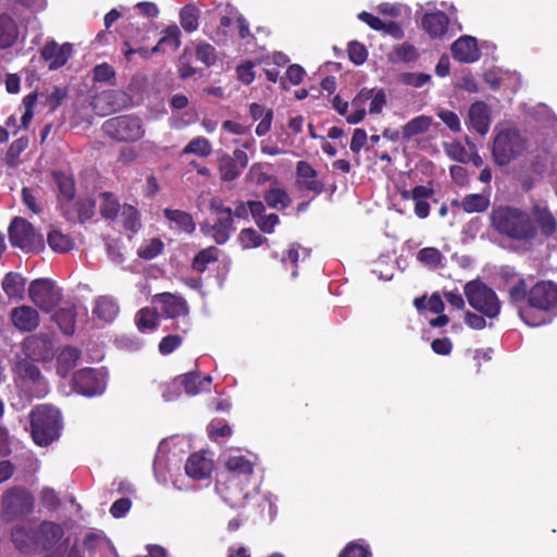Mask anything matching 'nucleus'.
Wrapping results in <instances>:
<instances>
[{"instance_id":"44","label":"nucleus","mask_w":557,"mask_h":557,"mask_svg":"<svg viewBox=\"0 0 557 557\" xmlns=\"http://www.w3.org/2000/svg\"><path fill=\"white\" fill-rule=\"evenodd\" d=\"M47 242L50 248L59 253H64L72 250L75 245L71 236L62 233L59 230H52L51 232H49Z\"/></svg>"},{"instance_id":"29","label":"nucleus","mask_w":557,"mask_h":557,"mask_svg":"<svg viewBox=\"0 0 557 557\" xmlns=\"http://www.w3.org/2000/svg\"><path fill=\"white\" fill-rule=\"evenodd\" d=\"M448 22V16L441 11L425 13L422 17L423 29L434 38L446 34Z\"/></svg>"},{"instance_id":"31","label":"nucleus","mask_w":557,"mask_h":557,"mask_svg":"<svg viewBox=\"0 0 557 557\" xmlns=\"http://www.w3.org/2000/svg\"><path fill=\"white\" fill-rule=\"evenodd\" d=\"M163 213L166 220L170 222L171 228L188 234L195 231L196 224L193 220V216L186 211L177 209H165Z\"/></svg>"},{"instance_id":"42","label":"nucleus","mask_w":557,"mask_h":557,"mask_svg":"<svg viewBox=\"0 0 557 557\" xmlns=\"http://www.w3.org/2000/svg\"><path fill=\"white\" fill-rule=\"evenodd\" d=\"M24 287L25 280L18 273L9 272L2 281V288L9 298H22Z\"/></svg>"},{"instance_id":"27","label":"nucleus","mask_w":557,"mask_h":557,"mask_svg":"<svg viewBox=\"0 0 557 557\" xmlns=\"http://www.w3.org/2000/svg\"><path fill=\"white\" fill-rule=\"evenodd\" d=\"M96 202L91 198H82L64 207L63 215L70 221L85 222L95 214Z\"/></svg>"},{"instance_id":"62","label":"nucleus","mask_w":557,"mask_h":557,"mask_svg":"<svg viewBox=\"0 0 557 557\" xmlns=\"http://www.w3.org/2000/svg\"><path fill=\"white\" fill-rule=\"evenodd\" d=\"M210 438L228 437L232 434V428L224 420H213L208 425Z\"/></svg>"},{"instance_id":"12","label":"nucleus","mask_w":557,"mask_h":557,"mask_svg":"<svg viewBox=\"0 0 557 557\" xmlns=\"http://www.w3.org/2000/svg\"><path fill=\"white\" fill-rule=\"evenodd\" d=\"M75 389L88 397L103 394L107 387V372L91 368H83L74 375Z\"/></svg>"},{"instance_id":"7","label":"nucleus","mask_w":557,"mask_h":557,"mask_svg":"<svg viewBox=\"0 0 557 557\" xmlns=\"http://www.w3.org/2000/svg\"><path fill=\"white\" fill-rule=\"evenodd\" d=\"M103 132L119 141H137L145 135L141 120L134 115H120L107 120L102 125Z\"/></svg>"},{"instance_id":"36","label":"nucleus","mask_w":557,"mask_h":557,"mask_svg":"<svg viewBox=\"0 0 557 557\" xmlns=\"http://www.w3.org/2000/svg\"><path fill=\"white\" fill-rule=\"evenodd\" d=\"M12 541L17 549L28 550L37 545L36 532L30 524L16 525L11 533Z\"/></svg>"},{"instance_id":"8","label":"nucleus","mask_w":557,"mask_h":557,"mask_svg":"<svg viewBox=\"0 0 557 557\" xmlns=\"http://www.w3.org/2000/svg\"><path fill=\"white\" fill-rule=\"evenodd\" d=\"M9 238L13 246L27 251H39L44 245L42 236L23 218H14L9 227Z\"/></svg>"},{"instance_id":"18","label":"nucleus","mask_w":557,"mask_h":557,"mask_svg":"<svg viewBox=\"0 0 557 557\" xmlns=\"http://www.w3.org/2000/svg\"><path fill=\"white\" fill-rule=\"evenodd\" d=\"M492 122L491 109L483 101L473 102L468 110L467 125L478 134L484 136L488 133Z\"/></svg>"},{"instance_id":"1","label":"nucleus","mask_w":557,"mask_h":557,"mask_svg":"<svg viewBox=\"0 0 557 557\" xmlns=\"http://www.w3.org/2000/svg\"><path fill=\"white\" fill-rule=\"evenodd\" d=\"M44 350H16L12 358V370L15 383L28 398H42L49 392L47 380L41 375L38 362H41Z\"/></svg>"},{"instance_id":"26","label":"nucleus","mask_w":557,"mask_h":557,"mask_svg":"<svg viewBox=\"0 0 557 557\" xmlns=\"http://www.w3.org/2000/svg\"><path fill=\"white\" fill-rule=\"evenodd\" d=\"M297 183L314 194H321L324 184L318 180L317 171L306 161H299L296 168Z\"/></svg>"},{"instance_id":"6","label":"nucleus","mask_w":557,"mask_h":557,"mask_svg":"<svg viewBox=\"0 0 557 557\" xmlns=\"http://www.w3.org/2000/svg\"><path fill=\"white\" fill-rule=\"evenodd\" d=\"M215 490L221 498L234 508L244 507L258 493L257 485L235 476H225L223 480H219Z\"/></svg>"},{"instance_id":"61","label":"nucleus","mask_w":557,"mask_h":557,"mask_svg":"<svg viewBox=\"0 0 557 557\" xmlns=\"http://www.w3.org/2000/svg\"><path fill=\"white\" fill-rule=\"evenodd\" d=\"M399 81L408 86L420 88L431 81V75L425 73H403Z\"/></svg>"},{"instance_id":"45","label":"nucleus","mask_w":557,"mask_h":557,"mask_svg":"<svg viewBox=\"0 0 557 557\" xmlns=\"http://www.w3.org/2000/svg\"><path fill=\"white\" fill-rule=\"evenodd\" d=\"M432 122V116L419 115L404 125L403 135L405 138H411L413 136L424 134L430 129Z\"/></svg>"},{"instance_id":"10","label":"nucleus","mask_w":557,"mask_h":557,"mask_svg":"<svg viewBox=\"0 0 557 557\" xmlns=\"http://www.w3.org/2000/svg\"><path fill=\"white\" fill-rule=\"evenodd\" d=\"M223 463L227 471L226 476H235L251 482L256 456L244 455L239 448H230L223 454Z\"/></svg>"},{"instance_id":"2","label":"nucleus","mask_w":557,"mask_h":557,"mask_svg":"<svg viewBox=\"0 0 557 557\" xmlns=\"http://www.w3.org/2000/svg\"><path fill=\"white\" fill-rule=\"evenodd\" d=\"M492 226L499 234L517 240H530L536 236V227L530 214L518 208L500 206L490 214Z\"/></svg>"},{"instance_id":"48","label":"nucleus","mask_w":557,"mask_h":557,"mask_svg":"<svg viewBox=\"0 0 557 557\" xmlns=\"http://www.w3.org/2000/svg\"><path fill=\"white\" fill-rule=\"evenodd\" d=\"M417 259L425 267L435 269L444 267V255L434 247H425L418 251Z\"/></svg>"},{"instance_id":"23","label":"nucleus","mask_w":557,"mask_h":557,"mask_svg":"<svg viewBox=\"0 0 557 557\" xmlns=\"http://www.w3.org/2000/svg\"><path fill=\"white\" fill-rule=\"evenodd\" d=\"M453 57L463 63H472L479 60L480 50L476 40L471 36H462L451 45Z\"/></svg>"},{"instance_id":"58","label":"nucleus","mask_w":557,"mask_h":557,"mask_svg":"<svg viewBox=\"0 0 557 557\" xmlns=\"http://www.w3.org/2000/svg\"><path fill=\"white\" fill-rule=\"evenodd\" d=\"M219 172L222 181L231 182L239 176L242 169L231 161V157L226 156L221 160Z\"/></svg>"},{"instance_id":"35","label":"nucleus","mask_w":557,"mask_h":557,"mask_svg":"<svg viewBox=\"0 0 557 557\" xmlns=\"http://www.w3.org/2000/svg\"><path fill=\"white\" fill-rule=\"evenodd\" d=\"M249 114L253 121L260 120L256 127V134L261 137L269 133L273 120V111L259 103H251Z\"/></svg>"},{"instance_id":"37","label":"nucleus","mask_w":557,"mask_h":557,"mask_svg":"<svg viewBox=\"0 0 557 557\" xmlns=\"http://www.w3.org/2000/svg\"><path fill=\"white\" fill-rule=\"evenodd\" d=\"M181 46V30L176 24L166 26L161 32V38L158 44L152 48V52L164 51L166 47L176 51Z\"/></svg>"},{"instance_id":"25","label":"nucleus","mask_w":557,"mask_h":557,"mask_svg":"<svg viewBox=\"0 0 557 557\" xmlns=\"http://www.w3.org/2000/svg\"><path fill=\"white\" fill-rule=\"evenodd\" d=\"M201 232L212 237L216 244L222 245L234 232L233 216L216 218L214 224L205 223L201 225Z\"/></svg>"},{"instance_id":"33","label":"nucleus","mask_w":557,"mask_h":557,"mask_svg":"<svg viewBox=\"0 0 557 557\" xmlns=\"http://www.w3.org/2000/svg\"><path fill=\"white\" fill-rule=\"evenodd\" d=\"M183 383V388L187 395L195 396L199 393L209 391L212 379L210 375L200 377L198 372H188L180 376Z\"/></svg>"},{"instance_id":"54","label":"nucleus","mask_w":557,"mask_h":557,"mask_svg":"<svg viewBox=\"0 0 557 557\" xmlns=\"http://www.w3.org/2000/svg\"><path fill=\"white\" fill-rule=\"evenodd\" d=\"M444 151L454 161L466 163L470 159L469 152L458 140L444 144Z\"/></svg>"},{"instance_id":"39","label":"nucleus","mask_w":557,"mask_h":557,"mask_svg":"<svg viewBox=\"0 0 557 557\" xmlns=\"http://www.w3.org/2000/svg\"><path fill=\"white\" fill-rule=\"evenodd\" d=\"M54 180L60 193L59 203L63 211L64 207H69L72 203L75 194L74 181L63 173H54Z\"/></svg>"},{"instance_id":"15","label":"nucleus","mask_w":557,"mask_h":557,"mask_svg":"<svg viewBox=\"0 0 557 557\" xmlns=\"http://www.w3.org/2000/svg\"><path fill=\"white\" fill-rule=\"evenodd\" d=\"M530 308L548 312L557 307V285L552 282H540L529 292Z\"/></svg>"},{"instance_id":"13","label":"nucleus","mask_w":557,"mask_h":557,"mask_svg":"<svg viewBox=\"0 0 557 557\" xmlns=\"http://www.w3.org/2000/svg\"><path fill=\"white\" fill-rule=\"evenodd\" d=\"M34 508V498L25 490L12 488L2 499V513L7 519L28 515Z\"/></svg>"},{"instance_id":"43","label":"nucleus","mask_w":557,"mask_h":557,"mask_svg":"<svg viewBox=\"0 0 557 557\" xmlns=\"http://www.w3.org/2000/svg\"><path fill=\"white\" fill-rule=\"evenodd\" d=\"M122 210L116 197L111 193H102L99 200V211L103 219H116Z\"/></svg>"},{"instance_id":"3","label":"nucleus","mask_w":557,"mask_h":557,"mask_svg":"<svg viewBox=\"0 0 557 557\" xmlns=\"http://www.w3.org/2000/svg\"><path fill=\"white\" fill-rule=\"evenodd\" d=\"M527 149V138L518 128L500 124L495 126L492 156L496 164L507 165L522 156Z\"/></svg>"},{"instance_id":"24","label":"nucleus","mask_w":557,"mask_h":557,"mask_svg":"<svg viewBox=\"0 0 557 557\" xmlns=\"http://www.w3.org/2000/svg\"><path fill=\"white\" fill-rule=\"evenodd\" d=\"M11 320L15 327L24 332L35 330L39 322L38 311L30 306H20L12 310Z\"/></svg>"},{"instance_id":"64","label":"nucleus","mask_w":557,"mask_h":557,"mask_svg":"<svg viewBox=\"0 0 557 557\" xmlns=\"http://www.w3.org/2000/svg\"><path fill=\"white\" fill-rule=\"evenodd\" d=\"M348 55L352 63L361 65L368 58V51L362 44L352 41L348 45Z\"/></svg>"},{"instance_id":"60","label":"nucleus","mask_w":557,"mask_h":557,"mask_svg":"<svg viewBox=\"0 0 557 557\" xmlns=\"http://www.w3.org/2000/svg\"><path fill=\"white\" fill-rule=\"evenodd\" d=\"M239 239L244 248L259 247L265 240V238L253 228H244L239 234Z\"/></svg>"},{"instance_id":"55","label":"nucleus","mask_w":557,"mask_h":557,"mask_svg":"<svg viewBox=\"0 0 557 557\" xmlns=\"http://www.w3.org/2000/svg\"><path fill=\"white\" fill-rule=\"evenodd\" d=\"M218 259V250L214 247H209L201 250L193 261V268L197 272H203L210 262Z\"/></svg>"},{"instance_id":"34","label":"nucleus","mask_w":557,"mask_h":557,"mask_svg":"<svg viewBox=\"0 0 557 557\" xmlns=\"http://www.w3.org/2000/svg\"><path fill=\"white\" fill-rule=\"evenodd\" d=\"M94 314L106 323L112 322L119 313V305L109 296H100L95 301Z\"/></svg>"},{"instance_id":"9","label":"nucleus","mask_w":557,"mask_h":557,"mask_svg":"<svg viewBox=\"0 0 557 557\" xmlns=\"http://www.w3.org/2000/svg\"><path fill=\"white\" fill-rule=\"evenodd\" d=\"M62 297L60 288L49 278H38L28 286V298L45 312L52 311Z\"/></svg>"},{"instance_id":"17","label":"nucleus","mask_w":557,"mask_h":557,"mask_svg":"<svg viewBox=\"0 0 557 557\" xmlns=\"http://www.w3.org/2000/svg\"><path fill=\"white\" fill-rule=\"evenodd\" d=\"M529 214L536 230L539 228L545 237H550L557 232V220L545 202L534 201Z\"/></svg>"},{"instance_id":"20","label":"nucleus","mask_w":557,"mask_h":557,"mask_svg":"<svg viewBox=\"0 0 557 557\" xmlns=\"http://www.w3.org/2000/svg\"><path fill=\"white\" fill-rule=\"evenodd\" d=\"M73 47L71 44L58 45L54 40H49L41 49V57L49 62V70H57L63 66L72 55Z\"/></svg>"},{"instance_id":"41","label":"nucleus","mask_w":557,"mask_h":557,"mask_svg":"<svg viewBox=\"0 0 557 557\" xmlns=\"http://www.w3.org/2000/svg\"><path fill=\"white\" fill-rule=\"evenodd\" d=\"M17 38V27L12 17L0 15V49L11 47Z\"/></svg>"},{"instance_id":"5","label":"nucleus","mask_w":557,"mask_h":557,"mask_svg":"<svg viewBox=\"0 0 557 557\" xmlns=\"http://www.w3.org/2000/svg\"><path fill=\"white\" fill-rule=\"evenodd\" d=\"M468 304L488 319L496 318L500 312V301L496 293L481 281L473 280L463 287Z\"/></svg>"},{"instance_id":"46","label":"nucleus","mask_w":557,"mask_h":557,"mask_svg":"<svg viewBox=\"0 0 557 557\" xmlns=\"http://www.w3.org/2000/svg\"><path fill=\"white\" fill-rule=\"evenodd\" d=\"M117 218H120L125 231H128L132 234L137 233L141 227L139 213L137 209L131 205H123Z\"/></svg>"},{"instance_id":"63","label":"nucleus","mask_w":557,"mask_h":557,"mask_svg":"<svg viewBox=\"0 0 557 557\" xmlns=\"http://www.w3.org/2000/svg\"><path fill=\"white\" fill-rule=\"evenodd\" d=\"M196 57L206 65H211L216 60L215 49L210 44L200 42L196 47Z\"/></svg>"},{"instance_id":"52","label":"nucleus","mask_w":557,"mask_h":557,"mask_svg":"<svg viewBox=\"0 0 557 557\" xmlns=\"http://www.w3.org/2000/svg\"><path fill=\"white\" fill-rule=\"evenodd\" d=\"M163 243L159 238H150L145 240L137 250L138 257L151 260L158 257L163 250Z\"/></svg>"},{"instance_id":"47","label":"nucleus","mask_w":557,"mask_h":557,"mask_svg":"<svg viewBox=\"0 0 557 557\" xmlns=\"http://www.w3.org/2000/svg\"><path fill=\"white\" fill-rule=\"evenodd\" d=\"M265 203L273 209L282 210L290 205V198L288 194L276 186L271 187L265 191L264 196Z\"/></svg>"},{"instance_id":"11","label":"nucleus","mask_w":557,"mask_h":557,"mask_svg":"<svg viewBox=\"0 0 557 557\" xmlns=\"http://www.w3.org/2000/svg\"><path fill=\"white\" fill-rule=\"evenodd\" d=\"M83 350H44L41 363L47 369L54 368L60 376H66L73 369L82 366L84 356Z\"/></svg>"},{"instance_id":"38","label":"nucleus","mask_w":557,"mask_h":557,"mask_svg":"<svg viewBox=\"0 0 557 557\" xmlns=\"http://www.w3.org/2000/svg\"><path fill=\"white\" fill-rule=\"evenodd\" d=\"M433 195V190L426 186H416L411 193V199L414 201V213L420 219H425L430 214V205L428 199Z\"/></svg>"},{"instance_id":"19","label":"nucleus","mask_w":557,"mask_h":557,"mask_svg":"<svg viewBox=\"0 0 557 557\" xmlns=\"http://www.w3.org/2000/svg\"><path fill=\"white\" fill-rule=\"evenodd\" d=\"M125 95L117 90H103L97 94L91 100V107L100 116L109 115L120 110L123 106Z\"/></svg>"},{"instance_id":"56","label":"nucleus","mask_w":557,"mask_h":557,"mask_svg":"<svg viewBox=\"0 0 557 557\" xmlns=\"http://www.w3.org/2000/svg\"><path fill=\"white\" fill-rule=\"evenodd\" d=\"M371 550L369 545L362 541L350 542L342 550L338 557H371Z\"/></svg>"},{"instance_id":"4","label":"nucleus","mask_w":557,"mask_h":557,"mask_svg":"<svg viewBox=\"0 0 557 557\" xmlns=\"http://www.w3.org/2000/svg\"><path fill=\"white\" fill-rule=\"evenodd\" d=\"M30 426L34 442L48 446L60 435L61 413L52 406H38L30 412Z\"/></svg>"},{"instance_id":"16","label":"nucleus","mask_w":557,"mask_h":557,"mask_svg":"<svg viewBox=\"0 0 557 557\" xmlns=\"http://www.w3.org/2000/svg\"><path fill=\"white\" fill-rule=\"evenodd\" d=\"M172 441L164 440L160 443L153 463L154 476L160 484H166L171 479L176 490H184L185 487L180 484V480L174 478L171 459L168 457Z\"/></svg>"},{"instance_id":"22","label":"nucleus","mask_w":557,"mask_h":557,"mask_svg":"<svg viewBox=\"0 0 557 557\" xmlns=\"http://www.w3.org/2000/svg\"><path fill=\"white\" fill-rule=\"evenodd\" d=\"M212 470L213 461L203 453L193 454L185 463V472L193 480H205L210 476Z\"/></svg>"},{"instance_id":"49","label":"nucleus","mask_w":557,"mask_h":557,"mask_svg":"<svg viewBox=\"0 0 557 557\" xmlns=\"http://www.w3.org/2000/svg\"><path fill=\"white\" fill-rule=\"evenodd\" d=\"M158 319L159 312L154 308L145 307L137 312L135 322L140 332H146L157 327Z\"/></svg>"},{"instance_id":"21","label":"nucleus","mask_w":557,"mask_h":557,"mask_svg":"<svg viewBox=\"0 0 557 557\" xmlns=\"http://www.w3.org/2000/svg\"><path fill=\"white\" fill-rule=\"evenodd\" d=\"M63 536V524L53 521H42L36 531L37 545L42 549L54 547Z\"/></svg>"},{"instance_id":"40","label":"nucleus","mask_w":557,"mask_h":557,"mask_svg":"<svg viewBox=\"0 0 557 557\" xmlns=\"http://www.w3.org/2000/svg\"><path fill=\"white\" fill-rule=\"evenodd\" d=\"M200 12L194 3H188L180 10V24L186 33L190 34L198 29Z\"/></svg>"},{"instance_id":"59","label":"nucleus","mask_w":557,"mask_h":557,"mask_svg":"<svg viewBox=\"0 0 557 557\" xmlns=\"http://www.w3.org/2000/svg\"><path fill=\"white\" fill-rule=\"evenodd\" d=\"M84 548L89 552L101 550L110 546L109 541L99 533H87L83 541Z\"/></svg>"},{"instance_id":"30","label":"nucleus","mask_w":557,"mask_h":557,"mask_svg":"<svg viewBox=\"0 0 557 557\" xmlns=\"http://www.w3.org/2000/svg\"><path fill=\"white\" fill-rule=\"evenodd\" d=\"M309 253H310L309 249L301 247L297 243H293L288 246L287 250L281 257H280L278 252H276V251H273L271 256L273 259L280 260V262L284 267H286V268L292 267L293 268L292 276L296 277L297 276L296 268H297V263H298L299 259L300 258L306 259L309 256Z\"/></svg>"},{"instance_id":"51","label":"nucleus","mask_w":557,"mask_h":557,"mask_svg":"<svg viewBox=\"0 0 557 557\" xmlns=\"http://www.w3.org/2000/svg\"><path fill=\"white\" fill-rule=\"evenodd\" d=\"M76 313L74 308H62L54 314V321L65 335L74 333Z\"/></svg>"},{"instance_id":"32","label":"nucleus","mask_w":557,"mask_h":557,"mask_svg":"<svg viewBox=\"0 0 557 557\" xmlns=\"http://www.w3.org/2000/svg\"><path fill=\"white\" fill-rule=\"evenodd\" d=\"M451 205L462 209L467 213H480L488 208L490 197L483 194H469L461 200H454Z\"/></svg>"},{"instance_id":"57","label":"nucleus","mask_w":557,"mask_h":557,"mask_svg":"<svg viewBox=\"0 0 557 557\" xmlns=\"http://www.w3.org/2000/svg\"><path fill=\"white\" fill-rule=\"evenodd\" d=\"M218 13L221 15L220 25L216 29L218 35L224 36L226 29L232 25L233 21L237 17V12L233 7L225 5L223 10H221V5L216 7Z\"/></svg>"},{"instance_id":"14","label":"nucleus","mask_w":557,"mask_h":557,"mask_svg":"<svg viewBox=\"0 0 557 557\" xmlns=\"http://www.w3.org/2000/svg\"><path fill=\"white\" fill-rule=\"evenodd\" d=\"M151 302L159 314L166 319L186 317L189 312L186 299L177 294L160 293L152 297Z\"/></svg>"},{"instance_id":"53","label":"nucleus","mask_w":557,"mask_h":557,"mask_svg":"<svg viewBox=\"0 0 557 557\" xmlns=\"http://www.w3.org/2000/svg\"><path fill=\"white\" fill-rule=\"evenodd\" d=\"M183 383L181 377L176 376L168 383L160 385L161 396L164 401H174L178 399L182 394Z\"/></svg>"},{"instance_id":"28","label":"nucleus","mask_w":557,"mask_h":557,"mask_svg":"<svg viewBox=\"0 0 557 557\" xmlns=\"http://www.w3.org/2000/svg\"><path fill=\"white\" fill-rule=\"evenodd\" d=\"M358 18L368 24L372 29L383 32L395 39L404 37V30L396 22H384L380 17L364 11L358 14Z\"/></svg>"},{"instance_id":"50","label":"nucleus","mask_w":557,"mask_h":557,"mask_svg":"<svg viewBox=\"0 0 557 557\" xmlns=\"http://www.w3.org/2000/svg\"><path fill=\"white\" fill-rule=\"evenodd\" d=\"M211 152V143L202 136L193 138L183 149L184 154H195L201 158L209 157Z\"/></svg>"}]
</instances>
